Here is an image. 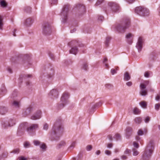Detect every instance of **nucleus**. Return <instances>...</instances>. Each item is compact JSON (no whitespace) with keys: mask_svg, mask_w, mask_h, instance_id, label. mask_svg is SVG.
I'll return each instance as SVG.
<instances>
[{"mask_svg":"<svg viewBox=\"0 0 160 160\" xmlns=\"http://www.w3.org/2000/svg\"><path fill=\"white\" fill-rule=\"evenodd\" d=\"M88 65L87 63H84L82 67V69L85 70H87L88 69Z\"/></svg>","mask_w":160,"mask_h":160,"instance_id":"obj_31","label":"nucleus"},{"mask_svg":"<svg viewBox=\"0 0 160 160\" xmlns=\"http://www.w3.org/2000/svg\"><path fill=\"white\" fill-rule=\"evenodd\" d=\"M138 135V136H141L144 134V132L141 129H139L137 132Z\"/></svg>","mask_w":160,"mask_h":160,"instance_id":"obj_37","label":"nucleus"},{"mask_svg":"<svg viewBox=\"0 0 160 160\" xmlns=\"http://www.w3.org/2000/svg\"><path fill=\"white\" fill-rule=\"evenodd\" d=\"M24 146L25 148H27L30 146V144L28 142H26L24 144Z\"/></svg>","mask_w":160,"mask_h":160,"instance_id":"obj_42","label":"nucleus"},{"mask_svg":"<svg viewBox=\"0 0 160 160\" xmlns=\"http://www.w3.org/2000/svg\"><path fill=\"white\" fill-rule=\"evenodd\" d=\"M105 87L107 88H110L112 87V85L110 84H106Z\"/></svg>","mask_w":160,"mask_h":160,"instance_id":"obj_58","label":"nucleus"},{"mask_svg":"<svg viewBox=\"0 0 160 160\" xmlns=\"http://www.w3.org/2000/svg\"><path fill=\"white\" fill-rule=\"evenodd\" d=\"M116 140H118L121 139V137L120 134L117 133L116 134L114 137Z\"/></svg>","mask_w":160,"mask_h":160,"instance_id":"obj_36","label":"nucleus"},{"mask_svg":"<svg viewBox=\"0 0 160 160\" xmlns=\"http://www.w3.org/2000/svg\"><path fill=\"white\" fill-rule=\"evenodd\" d=\"M108 7L113 12H116L119 10V6L116 2H110L108 4Z\"/></svg>","mask_w":160,"mask_h":160,"instance_id":"obj_8","label":"nucleus"},{"mask_svg":"<svg viewBox=\"0 0 160 160\" xmlns=\"http://www.w3.org/2000/svg\"><path fill=\"white\" fill-rule=\"evenodd\" d=\"M133 156H136L138 155L139 153V152L136 150L135 149H133Z\"/></svg>","mask_w":160,"mask_h":160,"instance_id":"obj_39","label":"nucleus"},{"mask_svg":"<svg viewBox=\"0 0 160 160\" xmlns=\"http://www.w3.org/2000/svg\"><path fill=\"white\" fill-rule=\"evenodd\" d=\"M76 144V142H73L72 143L71 145H70V148H74Z\"/></svg>","mask_w":160,"mask_h":160,"instance_id":"obj_50","label":"nucleus"},{"mask_svg":"<svg viewBox=\"0 0 160 160\" xmlns=\"http://www.w3.org/2000/svg\"><path fill=\"white\" fill-rule=\"evenodd\" d=\"M32 109V108L31 107H28L24 111L23 114L26 116L29 114L31 112Z\"/></svg>","mask_w":160,"mask_h":160,"instance_id":"obj_24","label":"nucleus"},{"mask_svg":"<svg viewBox=\"0 0 160 160\" xmlns=\"http://www.w3.org/2000/svg\"><path fill=\"white\" fill-rule=\"evenodd\" d=\"M66 145L65 142L64 141H62L60 142L58 145V147L60 148Z\"/></svg>","mask_w":160,"mask_h":160,"instance_id":"obj_35","label":"nucleus"},{"mask_svg":"<svg viewBox=\"0 0 160 160\" xmlns=\"http://www.w3.org/2000/svg\"><path fill=\"white\" fill-rule=\"evenodd\" d=\"M131 76L128 72H126L124 75V80L125 81H127L130 80Z\"/></svg>","mask_w":160,"mask_h":160,"instance_id":"obj_23","label":"nucleus"},{"mask_svg":"<svg viewBox=\"0 0 160 160\" xmlns=\"http://www.w3.org/2000/svg\"><path fill=\"white\" fill-rule=\"evenodd\" d=\"M142 121V119L141 117H138L135 118L134 119V121L137 124H140Z\"/></svg>","mask_w":160,"mask_h":160,"instance_id":"obj_27","label":"nucleus"},{"mask_svg":"<svg viewBox=\"0 0 160 160\" xmlns=\"http://www.w3.org/2000/svg\"><path fill=\"white\" fill-rule=\"evenodd\" d=\"M108 138L110 140H112V136L110 135H109L108 136Z\"/></svg>","mask_w":160,"mask_h":160,"instance_id":"obj_64","label":"nucleus"},{"mask_svg":"<svg viewBox=\"0 0 160 160\" xmlns=\"http://www.w3.org/2000/svg\"><path fill=\"white\" fill-rule=\"evenodd\" d=\"M63 128L61 121H57L53 125L52 129L51 134L52 136L59 134L62 132Z\"/></svg>","mask_w":160,"mask_h":160,"instance_id":"obj_3","label":"nucleus"},{"mask_svg":"<svg viewBox=\"0 0 160 160\" xmlns=\"http://www.w3.org/2000/svg\"><path fill=\"white\" fill-rule=\"evenodd\" d=\"M101 151L99 150H98L96 151L95 153L97 155H99L100 154Z\"/></svg>","mask_w":160,"mask_h":160,"instance_id":"obj_63","label":"nucleus"},{"mask_svg":"<svg viewBox=\"0 0 160 160\" xmlns=\"http://www.w3.org/2000/svg\"><path fill=\"white\" fill-rule=\"evenodd\" d=\"M12 105L16 108H18L19 107V102L16 101L13 102Z\"/></svg>","mask_w":160,"mask_h":160,"instance_id":"obj_33","label":"nucleus"},{"mask_svg":"<svg viewBox=\"0 0 160 160\" xmlns=\"http://www.w3.org/2000/svg\"><path fill=\"white\" fill-rule=\"evenodd\" d=\"M58 92L56 89H53L50 91L49 94V96H52L51 98H52L58 97Z\"/></svg>","mask_w":160,"mask_h":160,"instance_id":"obj_14","label":"nucleus"},{"mask_svg":"<svg viewBox=\"0 0 160 160\" xmlns=\"http://www.w3.org/2000/svg\"><path fill=\"white\" fill-rule=\"evenodd\" d=\"M19 152V149L18 148L13 150L12 151V152L14 153H18Z\"/></svg>","mask_w":160,"mask_h":160,"instance_id":"obj_47","label":"nucleus"},{"mask_svg":"<svg viewBox=\"0 0 160 160\" xmlns=\"http://www.w3.org/2000/svg\"><path fill=\"white\" fill-rule=\"evenodd\" d=\"M103 19L104 17L103 16L101 15H99L98 16V20L102 21L103 20Z\"/></svg>","mask_w":160,"mask_h":160,"instance_id":"obj_49","label":"nucleus"},{"mask_svg":"<svg viewBox=\"0 0 160 160\" xmlns=\"http://www.w3.org/2000/svg\"><path fill=\"white\" fill-rule=\"evenodd\" d=\"M105 153L108 155H111V152L110 151L108 150H106L105 151Z\"/></svg>","mask_w":160,"mask_h":160,"instance_id":"obj_51","label":"nucleus"},{"mask_svg":"<svg viewBox=\"0 0 160 160\" xmlns=\"http://www.w3.org/2000/svg\"><path fill=\"white\" fill-rule=\"evenodd\" d=\"M8 110L6 107L4 106H0V114L4 115L8 112Z\"/></svg>","mask_w":160,"mask_h":160,"instance_id":"obj_19","label":"nucleus"},{"mask_svg":"<svg viewBox=\"0 0 160 160\" xmlns=\"http://www.w3.org/2000/svg\"><path fill=\"white\" fill-rule=\"evenodd\" d=\"M131 152L130 150L128 149H126L124 152V153L125 154L129 155Z\"/></svg>","mask_w":160,"mask_h":160,"instance_id":"obj_43","label":"nucleus"},{"mask_svg":"<svg viewBox=\"0 0 160 160\" xmlns=\"http://www.w3.org/2000/svg\"><path fill=\"white\" fill-rule=\"evenodd\" d=\"M69 96V95L68 93H64L63 94L61 98V101L58 106L60 108H63L68 103Z\"/></svg>","mask_w":160,"mask_h":160,"instance_id":"obj_4","label":"nucleus"},{"mask_svg":"<svg viewBox=\"0 0 160 160\" xmlns=\"http://www.w3.org/2000/svg\"><path fill=\"white\" fill-rule=\"evenodd\" d=\"M160 108V103H157L155 104V109L158 111L159 109Z\"/></svg>","mask_w":160,"mask_h":160,"instance_id":"obj_45","label":"nucleus"},{"mask_svg":"<svg viewBox=\"0 0 160 160\" xmlns=\"http://www.w3.org/2000/svg\"><path fill=\"white\" fill-rule=\"evenodd\" d=\"M160 99V95H157L155 97V99L157 101H159Z\"/></svg>","mask_w":160,"mask_h":160,"instance_id":"obj_59","label":"nucleus"},{"mask_svg":"<svg viewBox=\"0 0 160 160\" xmlns=\"http://www.w3.org/2000/svg\"><path fill=\"white\" fill-rule=\"evenodd\" d=\"M150 120V118L148 116L147 117H146L144 119L145 122L146 123H148L149 121Z\"/></svg>","mask_w":160,"mask_h":160,"instance_id":"obj_48","label":"nucleus"},{"mask_svg":"<svg viewBox=\"0 0 160 160\" xmlns=\"http://www.w3.org/2000/svg\"><path fill=\"white\" fill-rule=\"evenodd\" d=\"M18 159H19V160H26V158H25L24 157L22 156L19 157L18 158Z\"/></svg>","mask_w":160,"mask_h":160,"instance_id":"obj_57","label":"nucleus"},{"mask_svg":"<svg viewBox=\"0 0 160 160\" xmlns=\"http://www.w3.org/2000/svg\"><path fill=\"white\" fill-rule=\"evenodd\" d=\"M3 17L2 16L0 15V29L2 30L3 26Z\"/></svg>","mask_w":160,"mask_h":160,"instance_id":"obj_30","label":"nucleus"},{"mask_svg":"<svg viewBox=\"0 0 160 160\" xmlns=\"http://www.w3.org/2000/svg\"><path fill=\"white\" fill-rule=\"evenodd\" d=\"M130 25V21L129 19L126 18H124L122 22L118 24L116 27L117 30L119 32H124L125 30L128 28Z\"/></svg>","mask_w":160,"mask_h":160,"instance_id":"obj_2","label":"nucleus"},{"mask_svg":"<svg viewBox=\"0 0 160 160\" xmlns=\"http://www.w3.org/2000/svg\"><path fill=\"white\" fill-rule=\"evenodd\" d=\"M112 144L111 143H108L107 145V147L109 148H112Z\"/></svg>","mask_w":160,"mask_h":160,"instance_id":"obj_60","label":"nucleus"},{"mask_svg":"<svg viewBox=\"0 0 160 160\" xmlns=\"http://www.w3.org/2000/svg\"><path fill=\"white\" fill-rule=\"evenodd\" d=\"M40 147L44 151L46 150V148H47V146L45 144L43 143L40 145Z\"/></svg>","mask_w":160,"mask_h":160,"instance_id":"obj_38","label":"nucleus"},{"mask_svg":"<svg viewBox=\"0 0 160 160\" xmlns=\"http://www.w3.org/2000/svg\"><path fill=\"white\" fill-rule=\"evenodd\" d=\"M15 124V120L12 119H10L9 120L8 122H3L2 123V125L3 126V127L5 128H7L8 126H12Z\"/></svg>","mask_w":160,"mask_h":160,"instance_id":"obj_10","label":"nucleus"},{"mask_svg":"<svg viewBox=\"0 0 160 160\" xmlns=\"http://www.w3.org/2000/svg\"><path fill=\"white\" fill-rule=\"evenodd\" d=\"M31 8L29 6L25 7L24 8V11L27 13H30L31 12Z\"/></svg>","mask_w":160,"mask_h":160,"instance_id":"obj_32","label":"nucleus"},{"mask_svg":"<svg viewBox=\"0 0 160 160\" xmlns=\"http://www.w3.org/2000/svg\"><path fill=\"white\" fill-rule=\"evenodd\" d=\"M143 40L142 38L140 37L136 45V48H137L138 52H140L142 48Z\"/></svg>","mask_w":160,"mask_h":160,"instance_id":"obj_9","label":"nucleus"},{"mask_svg":"<svg viewBox=\"0 0 160 160\" xmlns=\"http://www.w3.org/2000/svg\"><path fill=\"white\" fill-rule=\"evenodd\" d=\"M133 145L136 148H138L139 147L138 144L135 142H133Z\"/></svg>","mask_w":160,"mask_h":160,"instance_id":"obj_52","label":"nucleus"},{"mask_svg":"<svg viewBox=\"0 0 160 160\" xmlns=\"http://www.w3.org/2000/svg\"><path fill=\"white\" fill-rule=\"evenodd\" d=\"M140 106L143 108H146L147 106V104L146 102L145 101H142L139 103Z\"/></svg>","mask_w":160,"mask_h":160,"instance_id":"obj_28","label":"nucleus"},{"mask_svg":"<svg viewBox=\"0 0 160 160\" xmlns=\"http://www.w3.org/2000/svg\"><path fill=\"white\" fill-rule=\"evenodd\" d=\"M77 9L81 12L82 13H83L85 11V8L84 5L82 4H78L77 5Z\"/></svg>","mask_w":160,"mask_h":160,"instance_id":"obj_17","label":"nucleus"},{"mask_svg":"<svg viewBox=\"0 0 160 160\" xmlns=\"http://www.w3.org/2000/svg\"><path fill=\"white\" fill-rule=\"evenodd\" d=\"M136 139L138 141H140V142H141V141H140L141 138L139 136H137L136 137Z\"/></svg>","mask_w":160,"mask_h":160,"instance_id":"obj_62","label":"nucleus"},{"mask_svg":"<svg viewBox=\"0 0 160 160\" xmlns=\"http://www.w3.org/2000/svg\"><path fill=\"white\" fill-rule=\"evenodd\" d=\"M33 143L36 146H38L40 145L41 142L38 140H34L33 141Z\"/></svg>","mask_w":160,"mask_h":160,"instance_id":"obj_40","label":"nucleus"},{"mask_svg":"<svg viewBox=\"0 0 160 160\" xmlns=\"http://www.w3.org/2000/svg\"><path fill=\"white\" fill-rule=\"evenodd\" d=\"M68 45L70 46H74L78 45L79 47H83L84 45L82 43H80L78 42L75 40H73L68 43Z\"/></svg>","mask_w":160,"mask_h":160,"instance_id":"obj_11","label":"nucleus"},{"mask_svg":"<svg viewBox=\"0 0 160 160\" xmlns=\"http://www.w3.org/2000/svg\"><path fill=\"white\" fill-rule=\"evenodd\" d=\"M154 148V142L152 141H150L143 155L142 158L144 160H148L151 156Z\"/></svg>","mask_w":160,"mask_h":160,"instance_id":"obj_1","label":"nucleus"},{"mask_svg":"<svg viewBox=\"0 0 160 160\" xmlns=\"http://www.w3.org/2000/svg\"><path fill=\"white\" fill-rule=\"evenodd\" d=\"M48 128V125L47 123H45L43 125V129L47 130Z\"/></svg>","mask_w":160,"mask_h":160,"instance_id":"obj_41","label":"nucleus"},{"mask_svg":"<svg viewBox=\"0 0 160 160\" xmlns=\"http://www.w3.org/2000/svg\"><path fill=\"white\" fill-rule=\"evenodd\" d=\"M133 130L132 128L128 127L125 129V135L126 138H128L132 135Z\"/></svg>","mask_w":160,"mask_h":160,"instance_id":"obj_13","label":"nucleus"},{"mask_svg":"<svg viewBox=\"0 0 160 160\" xmlns=\"http://www.w3.org/2000/svg\"><path fill=\"white\" fill-rule=\"evenodd\" d=\"M0 5L1 7L5 8L7 7L8 4L5 1L2 0L0 2Z\"/></svg>","mask_w":160,"mask_h":160,"instance_id":"obj_26","label":"nucleus"},{"mask_svg":"<svg viewBox=\"0 0 160 160\" xmlns=\"http://www.w3.org/2000/svg\"><path fill=\"white\" fill-rule=\"evenodd\" d=\"M149 11L148 10L143 7H142V10L140 14L141 16H147L149 15Z\"/></svg>","mask_w":160,"mask_h":160,"instance_id":"obj_16","label":"nucleus"},{"mask_svg":"<svg viewBox=\"0 0 160 160\" xmlns=\"http://www.w3.org/2000/svg\"><path fill=\"white\" fill-rule=\"evenodd\" d=\"M133 112L135 114H138L140 112V110L137 108H135L133 110Z\"/></svg>","mask_w":160,"mask_h":160,"instance_id":"obj_34","label":"nucleus"},{"mask_svg":"<svg viewBox=\"0 0 160 160\" xmlns=\"http://www.w3.org/2000/svg\"><path fill=\"white\" fill-rule=\"evenodd\" d=\"M145 82V84L144 83H141L140 86V88L141 89L140 93L141 95L143 96H146L148 94L147 91L146 89V88L147 86L149 83V81H146Z\"/></svg>","mask_w":160,"mask_h":160,"instance_id":"obj_6","label":"nucleus"},{"mask_svg":"<svg viewBox=\"0 0 160 160\" xmlns=\"http://www.w3.org/2000/svg\"><path fill=\"white\" fill-rule=\"evenodd\" d=\"M126 84L128 86L130 87V86H131L132 85V82H127Z\"/></svg>","mask_w":160,"mask_h":160,"instance_id":"obj_61","label":"nucleus"},{"mask_svg":"<svg viewBox=\"0 0 160 160\" xmlns=\"http://www.w3.org/2000/svg\"><path fill=\"white\" fill-rule=\"evenodd\" d=\"M42 32L43 34L45 35L49 34L51 33V26L48 23H45L43 24Z\"/></svg>","mask_w":160,"mask_h":160,"instance_id":"obj_7","label":"nucleus"},{"mask_svg":"<svg viewBox=\"0 0 160 160\" xmlns=\"http://www.w3.org/2000/svg\"><path fill=\"white\" fill-rule=\"evenodd\" d=\"M133 38V35L130 33H128L126 36V38H127V41L129 44H131L132 43Z\"/></svg>","mask_w":160,"mask_h":160,"instance_id":"obj_15","label":"nucleus"},{"mask_svg":"<svg viewBox=\"0 0 160 160\" xmlns=\"http://www.w3.org/2000/svg\"><path fill=\"white\" fill-rule=\"evenodd\" d=\"M110 40L111 38L109 37H107L106 38V39L105 41V45L106 47H108V46Z\"/></svg>","mask_w":160,"mask_h":160,"instance_id":"obj_29","label":"nucleus"},{"mask_svg":"<svg viewBox=\"0 0 160 160\" xmlns=\"http://www.w3.org/2000/svg\"><path fill=\"white\" fill-rule=\"evenodd\" d=\"M142 6H140L136 8L135 9V12L140 15L141 10H142Z\"/></svg>","mask_w":160,"mask_h":160,"instance_id":"obj_25","label":"nucleus"},{"mask_svg":"<svg viewBox=\"0 0 160 160\" xmlns=\"http://www.w3.org/2000/svg\"><path fill=\"white\" fill-rule=\"evenodd\" d=\"M41 117V111L38 110L31 117V119L33 120L39 119Z\"/></svg>","mask_w":160,"mask_h":160,"instance_id":"obj_12","label":"nucleus"},{"mask_svg":"<svg viewBox=\"0 0 160 160\" xmlns=\"http://www.w3.org/2000/svg\"><path fill=\"white\" fill-rule=\"evenodd\" d=\"M50 2H51V4H56L58 2V0H50Z\"/></svg>","mask_w":160,"mask_h":160,"instance_id":"obj_54","label":"nucleus"},{"mask_svg":"<svg viewBox=\"0 0 160 160\" xmlns=\"http://www.w3.org/2000/svg\"><path fill=\"white\" fill-rule=\"evenodd\" d=\"M33 22V21L32 19L30 18H27L25 20L24 24L27 26H30Z\"/></svg>","mask_w":160,"mask_h":160,"instance_id":"obj_20","label":"nucleus"},{"mask_svg":"<svg viewBox=\"0 0 160 160\" xmlns=\"http://www.w3.org/2000/svg\"><path fill=\"white\" fill-rule=\"evenodd\" d=\"M68 7L69 5H68L64 6L61 13V16L62 18V22L63 23L65 22L68 19Z\"/></svg>","mask_w":160,"mask_h":160,"instance_id":"obj_5","label":"nucleus"},{"mask_svg":"<svg viewBox=\"0 0 160 160\" xmlns=\"http://www.w3.org/2000/svg\"><path fill=\"white\" fill-rule=\"evenodd\" d=\"M92 146L91 145H88L86 147V149L88 151H90L92 150Z\"/></svg>","mask_w":160,"mask_h":160,"instance_id":"obj_46","label":"nucleus"},{"mask_svg":"<svg viewBox=\"0 0 160 160\" xmlns=\"http://www.w3.org/2000/svg\"><path fill=\"white\" fill-rule=\"evenodd\" d=\"M78 51V48L77 47L75 46L72 47L71 49L69 50L70 53L76 55Z\"/></svg>","mask_w":160,"mask_h":160,"instance_id":"obj_21","label":"nucleus"},{"mask_svg":"<svg viewBox=\"0 0 160 160\" xmlns=\"http://www.w3.org/2000/svg\"><path fill=\"white\" fill-rule=\"evenodd\" d=\"M122 159L123 160H125L127 158V157L125 155H123L121 156Z\"/></svg>","mask_w":160,"mask_h":160,"instance_id":"obj_56","label":"nucleus"},{"mask_svg":"<svg viewBox=\"0 0 160 160\" xmlns=\"http://www.w3.org/2000/svg\"><path fill=\"white\" fill-rule=\"evenodd\" d=\"M38 127L39 125L38 124H32L29 128H27V130L28 131H32L38 128Z\"/></svg>","mask_w":160,"mask_h":160,"instance_id":"obj_18","label":"nucleus"},{"mask_svg":"<svg viewBox=\"0 0 160 160\" xmlns=\"http://www.w3.org/2000/svg\"><path fill=\"white\" fill-rule=\"evenodd\" d=\"M149 73L148 71L144 73V76L145 77L148 78L149 77Z\"/></svg>","mask_w":160,"mask_h":160,"instance_id":"obj_53","label":"nucleus"},{"mask_svg":"<svg viewBox=\"0 0 160 160\" xmlns=\"http://www.w3.org/2000/svg\"><path fill=\"white\" fill-rule=\"evenodd\" d=\"M111 72L112 75H113L117 73V71L116 70L112 69L111 70Z\"/></svg>","mask_w":160,"mask_h":160,"instance_id":"obj_55","label":"nucleus"},{"mask_svg":"<svg viewBox=\"0 0 160 160\" xmlns=\"http://www.w3.org/2000/svg\"><path fill=\"white\" fill-rule=\"evenodd\" d=\"M28 126V123L27 122H23L22 124H21L19 127V128L18 129V132H19V131L21 129H25Z\"/></svg>","mask_w":160,"mask_h":160,"instance_id":"obj_22","label":"nucleus"},{"mask_svg":"<svg viewBox=\"0 0 160 160\" xmlns=\"http://www.w3.org/2000/svg\"><path fill=\"white\" fill-rule=\"evenodd\" d=\"M104 0H98L97 2L95 4V6H98L101 4L103 2Z\"/></svg>","mask_w":160,"mask_h":160,"instance_id":"obj_44","label":"nucleus"}]
</instances>
